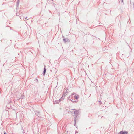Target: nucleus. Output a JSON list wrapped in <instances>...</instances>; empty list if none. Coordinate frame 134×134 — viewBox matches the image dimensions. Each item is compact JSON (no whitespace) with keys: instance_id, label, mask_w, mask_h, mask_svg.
<instances>
[{"instance_id":"obj_1","label":"nucleus","mask_w":134,"mask_h":134,"mask_svg":"<svg viewBox=\"0 0 134 134\" xmlns=\"http://www.w3.org/2000/svg\"><path fill=\"white\" fill-rule=\"evenodd\" d=\"M74 94H75L73 93L71 95L68 97V99H69L71 101L73 102H76L77 101L76 100L73 101V100L75 99L77 100L78 98V96L75 95H74Z\"/></svg>"},{"instance_id":"obj_2","label":"nucleus","mask_w":134,"mask_h":134,"mask_svg":"<svg viewBox=\"0 0 134 134\" xmlns=\"http://www.w3.org/2000/svg\"><path fill=\"white\" fill-rule=\"evenodd\" d=\"M120 134H127V132H124L122 131H121L120 132Z\"/></svg>"},{"instance_id":"obj_3","label":"nucleus","mask_w":134,"mask_h":134,"mask_svg":"<svg viewBox=\"0 0 134 134\" xmlns=\"http://www.w3.org/2000/svg\"><path fill=\"white\" fill-rule=\"evenodd\" d=\"M61 99H60L59 101L57 100V101H53V103L54 104H57V103H58L59 102L60 100H61Z\"/></svg>"},{"instance_id":"obj_4","label":"nucleus","mask_w":134,"mask_h":134,"mask_svg":"<svg viewBox=\"0 0 134 134\" xmlns=\"http://www.w3.org/2000/svg\"><path fill=\"white\" fill-rule=\"evenodd\" d=\"M74 114L75 115H76L78 113V112L75 110H74Z\"/></svg>"},{"instance_id":"obj_5","label":"nucleus","mask_w":134,"mask_h":134,"mask_svg":"<svg viewBox=\"0 0 134 134\" xmlns=\"http://www.w3.org/2000/svg\"><path fill=\"white\" fill-rule=\"evenodd\" d=\"M46 69L45 68H44V72H43V74L44 75L45 74V73L46 71Z\"/></svg>"},{"instance_id":"obj_6","label":"nucleus","mask_w":134,"mask_h":134,"mask_svg":"<svg viewBox=\"0 0 134 134\" xmlns=\"http://www.w3.org/2000/svg\"><path fill=\"white\" fill-rule=\"evenodd\" d=\"M65 96V94H64L63 95L62 97H64Z\"/></svg>"},{"instance_id":"obj_7","label":"nucleus","mask_w":134,"mask_h":134,"mask_svg":"<svg viewBox=\"0 0 134 134\" xmlns=\"http://www.w3.org/2000/svg\"><path fill=\"white\" fill-rule=\"evenodd\" d=\"M63 40L65 42H66L67 41H66V40L65 39H64Z\"/></svg>"},{"instance_id":"obj_8","label":"nucleus","mask_w":134,"mask_h":134,"mask_svg":"<svg viewBox=\"0 0 134 134\" xmlns=\"http://www.w3.org/2000/svg\"><path fill=\"white\" fill-rule=\"evenodd\" d=\"M4 134H6L5 132L4 133Z\"/></svg>"}]
</instances>
